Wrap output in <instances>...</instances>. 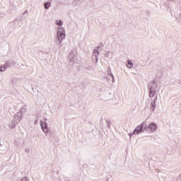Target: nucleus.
<instances>
[{"label":"nucleus","instance_id":"1","mask_svg":"<svg viewBox=\"0 0 181 181\" xmlns=\"http://www.w3.org/2000/svg\"><path fill=\"white\" fill-rule=\"evenodd\" d=\"M57 37L59 42H62V40L66 37V34L64 33V29H63V28H58Z\"/></svg>","mask_w":181,"mask_h":181},{"label":"nucleus","instance_id":"2","mask_svg":"<svg viewBox=\"0 0 181 181\" xmlns=\"http://www.w3.org/2000/svg\"><path fill=\"white\" fill-rule=\"evenodd\" d=\"M144 127H146V123L143 122L140 125L137 126L134 131V135H136L138 134H141V132H144Z\"/></svg>","mask_w":181,"mask_h":181},{"label":"nucleus","instance_id":"3","mask_svg":"<svg viewBox=\"0 0 181 181\" xmlns=\"http://www.w3.org/2000/svg\"><path fill=\"white\" fill-rule=\"evenodd\" d=\"M156 124L154 123H151L148 127H145V130L150 131V132H153V131H156Z\"/></svg>","mask_w":181,"mask_h":181},{"label":"nucleus","instance_id":"4","mask_svg":"<svg viewBox=\"0 0 181 181\" xmlns=\"http://www.w3.org/2000/svg\"><path fill=\"white\" fill-rule=\"evenodd\" d=\"M150 107H151L152 111H155V109L156 108V101L153 100L151 103Z\"/></svg>","mask_w":181,"mask_h":181},{"label":"nucleus","instance_id":"5","mask_svg":"<svg viewBox=\"0 0 181 181\" xmlns=\"http://www.w3.org/2000/svg\"><path fill=\"white\" fill-rule=\"evenodd\" d=\"M41 127H42V131L45 133V134H47L48 131H49V129L47 128V126H46V124H41Z\"/></svg>","mask_w":181,"mask_h":181},{"label":"nucleus","instance_id":"6","mask_svg":"<svg viewBox=\"0 0 181 181\" xmlns=\"http://www.w3.org/2000/svg\"><path fill=\"white\" fill-rule=\"evenodd\" d=\"M133 66L134 65L132 64V62L128 61V62H127V67H128V69H132Z\"/></svg>","mask_w":181,"mask_h":181},{"label":"nucleus","instance_id":"7","mask_svg":"<svg viewBox=\"0 0 181 181\" xmlns=\"http://www.w3.org/2000/svg\"><path fill=\"white\" fill-rule=\"evenodd\" d=\"M50 5H51L50 3L47 2V3H45L44 6H45V9H49V8L50 7Z\"/></svg>","mask_w":181,"mask_h":181},{"label":"nucleus","instance_id":"8","mask_svg":"<svg viewBox=\"0 0 181 181\" xmlns=\"http://www.w3.org/2000/svg\"><path fill=\"white\" fill-rule=\"evenodd\" d=\"M57 25H59L60 26L63 25V22L62 21H56Z\"/></svg>","mask_w":181,"mask_h":181},{"label":"nucleus","instance_id":"9","mask_svg":"<svg viewBox=\"0 0 181 181\" xmlns=\"http://www.w3.org/2000/svg\"><path fill=\"white\" fill-rule=\"evenodd\" d=\"M74 54L72 52L69 54V59H74Z\"/></svg>","mask_w":181,"mask_h":181},{"label":"nucleus","instance_id":"10","mask_svg":"<svg viewBox=\"0 0 181 181\" xmlns=\"http://www.w3.org/2000/svg\"><path fill=\"white\" fill-rule=\"evenodd\" d=\"M0 71H5V66H0Z\"/></svg>","mask_w":181,"mask_h":181}]
</instances>
